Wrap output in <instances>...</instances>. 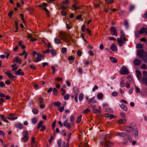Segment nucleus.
Instances as JSON below:
<instances>
[{"instance_id":"7ed1b4c3","label":"nucleus","mask_w":147,"mask_h":147,"mask_svg":"<svg viewBox=\"0 0 147 147\" xmlns=\"http://www.w3.org/2000/svg\"><path fill=\"white\" fill-rule=\"evenodd\" d=\"M120 73V74L123 75L127 74H129V72L127 68L123 67L121 69Z\"/></svg>"},{"instance_id":"774afa93","label":"nucleus","mask_w":147,"mask_h":147,"mask_svg":"<svg viewBox=\"0 0 147 147\" xmlns=\"http://www.w3.org/2000/svg\"><path fill=\"white\" fill-rule=\"evenodd\" d=\"M143 75L144 76L147 77V71H143Z\"/></svg>"},{"instance_id":"423d86ee","label":"nucleus","mask_w":147,"mask_h":147,"mask_svg":"<svg viewBox=\"0 0 147 147\" xmlns=\"http://www.w3.org/2000/svg\"><path fill=\"white\" fill-rule=\"evenodd\" d=\"M68 119H67L65 120L63 123V124L64 126L66 127L68 129H70L71 128V124L69 123H68Z\"/></svg>"},{"instance_id":"e2e57ef3","label":"nucleus","mask_w":147,"mask_h":147,"mask_svg":"<svg viewBox=\"0 0 147 147\" xmlns=\"http://www.w3.org/2000/svg\"><path fill=\"white\" fill-rule=\"evenodd\" d=\"M70 2L69 1V0H65V1H63V3L64 4H67L69 3Z\"/></svg>"},{"instance_id":"f3484780","label":"nucleus","mask_w":147,"mask_h":147,"mask_svg":"<svg viewBox=\"0 0 147 147\" xmlns=\"http://www.w3.org/2000/svg\"><path fill=\"white\" fill-rule=\"evenodd\" d=\"M119 106L120 107L125 111H126L127 110V108L126 105L122 104L120 105Z\"/></svg>"},{"instance_id":"052dcab7","label":"nucleus","mask_w":147,"mask_h":147,"mask_svg":"<svg viewBox=\"0 0 147 147\" xmlns=\"http://www.w3.org/2000/svg\"><path fill=\"white\" fill-rule=\"evenodd\" d=\"M71 136V133H69L68 134L67 140V142H68L70 139Z\"/></svg>"},{"instance_id":"69168bd1","label":"nucleus","mask_w":147,"mask_h":147,"mask_svg":"<svg viewBox=\"0 0 147 147\" xmlns=\"http://www.w3.org/2000/svg\"><path fill=\"white\" fill-rule=\"evenodd\" d=\"M108 39L109 40H116V38L113 37L109 36L108 37Z\"/></svg>"},{"instance_id":"39448f33","label":"nucleus","mask_w":147,"mask_h":147,"mask_svg":"<svg viewBox=\"0 0 147 147\" xmlns=\"http://www.w3.org/2000/svg\"><path fill=\"white\" fill-rule=\"evenodd\" d=\"M144 51L142 49L138 50L137 51V54L140 57H142L144 55Z\"/></svg>"},{"instance_id":"2eb2a0df","label":"nucleus","mask_w":147,"mask_h":147,"mask_svg":"<svg viewBox=\"0 0 147 147\" xmlns=\"http://www.w3.org/2000/svg\"><path fill=\"white\" fill-rule=\"evenodd\" d=\"M21 71L22 69H19L16 72L15 74L17 75H23L24 74V73L23 72H22Z\"/></svg>"},{"instance_id":"9d476101","label":"nucleus","mask_w":147,"mask_h":147,"mask_svg":"<svg viewBox=\"0 0 147 147\" xmlns=\"http://www.w3.org/2000/svg\"><path fill=\"white\" fill-rule=\"evenodd\" d=\"M136 76L138 80L141 79V73L138 70L136 71Z\"/></svg>"},{"instance_id":"c85d7f7f","label":"nucleus","mask_w":147,"mask_h":147,"mask_svg":"<svg viewBox=\"0 0 147 147\" xmlns=\"http://www.w3.org/2000/svg\"><path fill=\"white\" fill-rule=\"evenodd\" d=\"M105 117H110L111 118H113L114 116L111 114L106 113L105 114Z\"/></svg>"},{"instance_id":"f03ea898","label":"nucleus","mask_w":147,"mask_h":147,"mask_svg":"<svg viewBox=\"0 0 147 147\" xmlns=\"http://www.w3.org/2000/svg\"><path fill=\"white\" fill-rule=\"evenodd\" d=\"M132 124L130 125L129 126H126L125 127V130L127 132H130L133 131L134 128L132 125Z\"/></svg>"},{"instance_id":"cd10ccee","label":"nucleus","mask_w":147,"mask_h":147,"mask_svg":"<svg viewBox=\"0 0 147 147\" xmlns=\"http://www.w3.org/2000/svg\"><path fill=\"white\" fill-rule=\"evenodd\" d=\"M126 120L125 119H122L119 120L118 123L119 124H122L125 123Z\"/></svg>"},{"instance_id":"6e6d98bb","label":"nucleus","mask_w":147,"mask_h":147,"mask_svg":"<svg viewBox=\"0 0 147 147\" xmlns=\"http://www.w3.org/2000/svg\"><path fill=\"white\" fill-rule=\"evenodd\" d=\"M67 51V49L66 48H63L61 50V52L63 53H65Z\"/></svg>"},{"instance_id":"6e6552de","label":"nucleus","mask_w":147,"mask_h":147,"mask_svg":"<svg viewBox=\"0 0 147 147\" xmlns=\"http://www.w3.org/2000/svg\"><path fill=\"white\" fill-rule=\"evenodd\" d=\"M138 33H139L140 34H142L144 33L146 34L147 33V28L145 29L144 27H142L140 31H138Z\"/></svg>"},{"instance_id":"3c124183","label":"nucleus","mask_w":147,"mask_h":147,"mask_svg":"<svg viewBox=\"0 0 147 147\" xmlns=\"http://www.w3.org/2000/svg\"><path fill=\"white\" fill-rule=\"evenodd\" d=\"M117 92L116 91H114L112 93V95L113 96H117Z\"/></svg>"},{"instance_id":"79ce46f5","label":"nucleus","mask_w":147,"mask_h":147,"mask_svg":"<svg viewBox=\"0 0 147 147\" xmlns=\"http://www.w3.org/2000/svg\"><path fill=\"white\" fill-rule=\"evenodd\" d=\"M51 54L53 55H55L56 54L55 50L53 49H52L51 50Z\"/></svg>"},{"instance_id":"b1692460","label":"nucleus","mask_w":147,"mask_h":147,"mask_svg":"<svg viewBox=\"0 0 147 147\" xmlns=\"http://www.w3.org/2000/svg\"><path fill=\"white\" fill-rule=\"evenodd\" d=\"M110 59L111 61L113 63H116L117 62V60L115 58L110 57Z\"/></svg>"},{"instance_id":"0e129e2a","label":"nucleus","mask_w":147,"mask_h":147,"mask_svg":"<svg viewBox=\"0 0 147 147\" xmlns=\"http://www.w3.org/2000/svg\"><path fill=\"white\" fill-rule=\"evenodd\" d=\"M121 86L122 87H123L124 86V82L123 80H121L120 83Z\"/></svg>"},{"instance_id":"a19ab883","label":"nucleus","mask_w":147,"mask_h":147,"mask_svg":"<svg viewBox=\"0 0 147 147\" xmlns=\"http://www.w3.org/2000/svg\"><path fill=\"white\" fill-rule=\"evenodd\" d=\"M55 105L57 107H59L61 105V103L59 102H56L54 103Z\"/></svg>"},{"instance_id":"8fccbe9b","label":"nucleus","mask_w":147,"mask_h":147,"mask_svg":"<svg viewBox=\"0 0 147 147\" xmlns=\"http://www.w3.org/2000/svg\"><path fill=\"white\" fill-rule=\"evenodd\" d=\"M103 96V95L102 94L99 93L97 95V97L99 99H101Z\"/></svg>"},{"instance_id":"603ef678","label":"nucleus","mask_w":147,"mask_h":147,"mask_svg":"<svg viewBox=\"0 0 147 147\" xmlns=\"http://www.w3.org/2000/svg\"><path fill=\"white\" fill-rule=\"evenodd\" d=\"M135 88L136 89V93H138V92H140V90L138 87H137L136 86H135Z\"/></svg>"},{"instance_id":"1a4fd4ad","label":"nucleus","mask_w":147,"mask_h":147,"mask_svg":"<svg viewBox=\"0 0 147 147\" xmlns=\"http://www.w3.org/2000/svg\"><path fill=\"white\" fill-rule=\"evenodd\" d=\"M105 144L107 147H110L113 145V143L111 142L107 139L105 140Z\"/></svg>"},{"instance_id":"72a5a7b5","label":"nucleus","mask_w":147,"mask_h":147,"mask_svg":"<svg viewBox=\"0 0 147 147\" xmlns=\"http://www.w3.org/2000/svg\"><path fill=\"white\" fill-rule=\"evenodd\" d=\"M141 68L143 69H147L146 65L145 64H142L141 67Z\"/></svg>"},{"instance_id":"a878e982","label":"nucleus","mask_w":147,"mask_h":147,"mask_svg":"<svg viewBox=\"0 0 147 147\" xmlns=\"http://www.w3.org/2000/svg\"><path fill=\"white\" fill-rule=\"evenodd\" d=\"M84 96V94L82 93H81L80 94L79 98V99L80 101H81L82 100Z\"/></svg>"},{"instance_id":"4468645a","label":"nucleus","mask_w":147,"mask_h":147,"mask_svg":"<svg viewBox=\"0 0 147 147\" xmlns=\"http://www.w3.org/2000/svg\"><path fill=\"white\" fill-rule=\"evenodd\" d=\"M110 49L113 51H117V46L114 44H113L111 45Z\"/></svg>"},{"instance_id":"0eeeda50","label":"nucleus","mask_w":147,"mask_h":147,"mask_svg":"<svg viewBox=\"0 0 147 147\" xmlns=\"http://www.w3.org/2000/svg\"><path fill=\"white\" fill-rule=\"evenodd\" d=\"M141 61L137 59H135L133 61V63L136 66H139L141 64Z\"/></svg>"},{"instance_id":"2f4dec72","label":"nucleus","mask_w":147,"mask_h":147,"mask_svg":"<svg viewBox=\"0 0 147 147\" xmlns=\"http://www.w3.org/2000/svg\"><path fill=\"white\" fill-rule=\"evenodd\" d=\"M120 38H125V37L124 33V32L122 30H121V35Z\"/></svg>"},{"instance_id":"4d7b16f0","label":"nucleus","mask_w":147,"mask_h":147,"mask_svg":"<svg viewBox=\"0 0 147 147\" xmlns=\"http://www.w3.org/2000/svg\"><path fill=\"white\" fill-rule=\"evenodd\" d=\"M64 106H63L59 107V109H58V110L60 112H62L64 110Z\"/></svg>"},{"instance_id":"09e8293b","label":"nucleus","mask_w":147,"mask_h":147,"mask_svg":"<svg viewBox=\"0 0 147 147\" xmlns=\"http://www.w3.org/2000/svg\"><path fill=\"white\" fill-rule=\"evenodd\" d=\"M70 119L72 123H73V121H74L75 120V118H74L73 115H71L70 116Z\"/></svg>"},{"instance_id":"473e14b6","label":"nucleus","mask_w":147,"mask_h":147,"mask_svg":"<svg viewBox=\"0 0 147 147\" xmlns=\"http://www.w3.org/2000/svg\"><path fill=\"white\" fill-rule=\"evenodd\" d=\"M57 144L58 145V147H61V140L59 139L57 142Z\"/></svg>"},{"instance_id":"f257e3e1","label":"nucleus","mask_w":147,"mask_h":147,"mask_svg":"<svg viewBox=\"0 0 147 147\" xmlns=\"http://www.w3.org/2000/svg\"><path fill=\"white\" fill-rule=\"evenodd\" d=\"M125 40V38H117V42H118V45L119 47H121L124 44Z\"/></svg>"},{"instance_id":"393cba45","label":"nucleus","mask_w":147,"mask_h":147,"mask_svg":"<svg viewBox=\"0 0 147 147\" xmlns=\"http://www.w3.org/2000/svg\"><path fill=\"white\" fill-rule=\"evenodd\" d=\"M31 121L33 124H35L37 122L38 120L36 117H33L32 118Z\"/></svg>"},{"instance_id":"20e7f679","label":"nucleus","mask_w":147,"mask_h":147,"mask_svg":"<svg viewBox=\"0 0 147 147\" xmlns=\"http://www.w3.org/2000/svg\"><path fill=\"white\" fill-rule=\"evenodd\" d=\"M110 30L111 32L112 35L117 36V30L116 28L113 26H111L110 29Z\"/></svg>"},{"instance_id":"58836bf2","label":"nucleus","mask_w":147,"mask_h":147,"mask_svg":"<svg viewBox=\"0 0 147 147\" xmlns=\"http://www.w3.org/2000/svg\"><path fill=\"white\" fill-rule=\"evenodd\" d=\"M56 123V120H55L53 122L52 124V128L53 129H54L55 128Z\"/></svg>"},{"instance_id":"864d4df0","label":"nucleus","mask_w":147,"mask_h":147,"mask_svg":"<svg viewBox=\"0 0 147 147\" xmlns=\"http://www.w3.org/2000/svg\"><path fill=\"white\" fill-rule=\"evenodd\" d=\"M43 9L45 10V11L47 15L49 16V11L48 9L46 8H44Z\"/></svg>"},{"instance_id":"aec40b11","label":"nucleus","mask_w":147,"mask_h":147,"mask_svg":"<svg viewBox=\"0 0 147 147\" xmlns=\"http://www.w3.org/2000/svg\"><path fill=\"white\" fill-rule=\"evenodd\" d=\"M142 80L143 83L147 86V77L145 76H143L142 77Z\"/></svg>"},{"instance_id":"6ab92c4d","label":"nucleus","mask_w":147,"mask_h":147,"mask_svg":"<svg viewBox=\"0 0 147 147\" xmlns=\"http://www.w3.org/2000/svg\"><path fill=\"white\" fill-rule=\"evenodd\" d=\"M5 74L9 78L13 79L15 78V77L13 76L12 74L10 73L9 72H6Z\"/></svg>"},{"instance_id":"de8ad7c7","label":"nucleus","mask_w":147,"mask_h":147,"mask_svg":"<svg viewBox=\"0 0 147 147\" xmlns=\"http://www.w3.org/2000/svg\"><path fill=\"white\" fill-rule=\"evenodd\" d=\"M136 46L137 48H143L142 46L140 44H137Z\"/></svg>"},{"instance_id":"bb28decb","label":"nucleus","mask_w":147,"mask_h":147,"mask_svg":"<svg viewBox=\"0 0 147 147\" xmlns=\"http://www.w3.org/2000/svg\"><path fill=\"white\" fill-rule=\"evenodd\" d=\"M41 60V59L39 56L38 54L37 57L35 59L34 61L35 62H37L38 61H40Z\"/></svg>"},{"instance_id":"338daca9","label":"nucleus","mask_w":147,"mask_h":147,"mask_svg":"<svg viewBox=\"0 0 147 147\" xmlns=\"http://www.w3.org/2000/svg\"><path fill=\"white\" fill-rule=\"evenodd\" d=\"M78 70L79 73L81 74L82 73V71L81 68H78Z\"/></svg>"},{"instance_id":"f8f14e48","label":"nucleus","mask_w":147,"mask_h":147,"mask_svg":"<svg viewBox=\"0 0 147 147\" xmlns=\"http://www.w3.org/2000/svg\"><path fill=\"white\" fill-rule=\"evenodd\" d=\"M117 135L120 138L124 137L125 136L126 134L125 132H124L120 133L119 132L117 134Z\"/></svg>"},{"instance_id":"5fc2aeb1","label":"nucleus","mask_w":147,"mask_h":147,"mask_svg":"<svg viewBox=\"0 0 147 147\" xmlns=\"http://www.w3.org/2000/svg\"><path fill=\"white\" fill-rule=\"evenodd\" d=\"M61 134L64 136H66V133H65L64 130H62L60 132Z\"/></svg>"},{"instance_id":"412c9836","label":"nucleus","mask_w":147,"mask_h":147,"mask_svg":"<svg viewBox=\"0 0 147 147\" xmlns=\"http://www.w3.org/2000/svg\"><path fill=\"white\" fill-rule=\"evenodd\" d=\"M135 139H137L138 138V132L137 130H135L134 133L133 134Z\"/></svg>"},{"instance_id":"a18cd8bd","label":"nucleus","mask_w":147,"mask_h":147,"mask_svg":"<svg viewBox=\"0 0 147 147\" xmlns=\"http://www.w3.org/2000/svg\"><path fill=\"white\" fill-rule=\"evenodd\" d=\"M135 8V6L133 5H130V7L129 9V11H132Z\"/></svg>"},{"instance_id":"680f3d73","label":"nucleus","mask_w":147,"mask_h":147,"mask_svg":"<svg viewBox=\"0 0 147 147\" xmlns=\"http://www.w3.org/2000/svg\"><path fill=\"white\" fill-rule=\"evenodd\" d=\"M124 25L126 27V28H127L128 27L129 25L128 24V22L127 21L125 20V21Z\"/></svg>"},{"instance_id":"dca6fc26","label":"nucleus","mask_w":147,"mask_h":147,"mask_svg":"<svg viewBox=\"0 0 147 147\" xmlns=\"http://www.w3.org/2000/svg\"><path fill=\"white\" fill-rule=\"evenodd\" d=\"M16 127L20 129H21L23 128V125L22 124L20 123H17L15 125Z\"/></svg>"},{"instance_id":"9b49d317","label":"nucleus","mask_w":147,"mask_h":147,"mask_svg":"<svg viewBox=\"0 0 147 147\" xmlns=\"http://www.w3.org/2000/svg\"><path fill=\"white\" fill-rule=\"evenodd\" d=\"M29 139V137L28 136H24L21 139V140L23 142H27Z\"/></svg>"},{"instance_id":"ddd939ff","label":"nucleus","mask_w":147,"mask_h":147,"mask_svg":"<svg viewBox=\"0 0 147 147\" xmlns=\"http://www.w3.org/2000/svg\"><path fill=\"white\" fill-rule=\"evenodd\" d=\"M87 102L88 103H96V100L95 99L94 97V96L93 97L90 98L89 100H87Z\"/></svg>"},{"instance_id":"f704fd0d","label":"nucleus","mask_w":147,"mask_h":147,"mask_svg":"<svg viewBox=\"0 0 147 147\" xmlns=\"http://www.w3.org/2000/svg\"><path fill=\"white\" fill-rule=\"evenodd\" d=\"M69 95L68 94H67L64 95L63 98L65 100H67L69 99Z\"/></svg>"},{"instance_id":"a211bd4d","label":"nucleus","mask_w":147,"mask_h":147,"mask_svg":"<svg viewBox=\"0 0 147 147\" xmlns=\"http://www.w3.org/2000/svg\"><path fill=\"white\" fill-rule=\"evenodd\" d=\"M14 62H16L17 63H20L22 62V60L21 59H19L18 57H15L13 59Z\"/></svg>"},{"instance_id":"ea45409f","label":"nucleus","mask_w":147,"mask_h":147,"mask_svg":"<svg viewBox=\"0 0 147 147\" xmlns=\"http://www.w3.org/2000/svg\"><path fill=\"white\" fill-rule=\"evenodd\" d=\"M90 111V109L88 108H87L86 109L84 110L83 113L84 114L86 113H87L89 112Z\"/></svg>"},{"instance_id":"13d9d810","label":"nucleus","mask_w":147,"mask_h":147,"mask_svg":"<svg viewBox=\"0 0 147 147\" xmlns=\"http://www.w3.org/2000/svg\"><path fill=\"white\" fill-rule=\"evenodd\" d=\"M28 134V132L26 130L24 131L23 132V136H28L27 135Z\"/></svg>"},{"instance_id":"49530a36","label":"nucleus","mask_w":147,"mask_h":147,"mask_svg":"<svg viewBox=\"0 0 147 147\" xmlns=\"http://www.w3.org/2000/svg\"><path fill=\"white\" fill-rule=\"evenodd\" d=\"M61 94L62 96H63L65 94V90H64L63 88H61Z\"/></svg>"},{"instance_id":"c756f323","label":"nucleus","mask_w":147,"mask_h":147,"mask_svg":"<svg viewBox=\"0 0 147 147\" xmlns=\"http://www.w3.org/2000/svg\"><path fill=\"white\" fill-rule=\"evenodd\" d=\"M36 142L35 141V138L34 137L32 138V142L31 143V146H33L34 144H36Z\"/></svg>"},{"instance_id":"37998d69","label":"nucleus","mask_w":147,"mask_h":147,"mask_svg":"<svg viewBox=\"0 0 147 147\" xmlns=\"http://www.w3.org/2000/svg\"><path fill=\"white\" fill-rule=\"evenodd\" d=\"M57 89L56 88H53V94H54L55 95H57Z\"/></svg>"},{"instance_id":"bf43d9fd","label":"nucleus","mask_w":147,"mask_h":147,"mask_svg":"<svg viewBox=\"0 0 147 147\" xmlns=\"http://www.w3.org/2000/svg\"><path fill=\"white\" fill-rule=\"evenodd\" d=\"M127 138L129 140V142L130 143H131L132 142H133V141H132V140L131 137V136H130L128 135H127Z\"/></svg>"},{"instance_id":"4be33fe9","label":"nucleus","mask_w":147,"mask_h":147,"mask_svg":"<svg viewBox=\"0 0 147 147\" xmlns=\"http://www.w3.org/2000/svg\"><path fill=\"white\" fill-rule=\"evenodd\" d=\"M73 91L74 93L76 95H78L79 93L78 89L76 87H74L73 88Z\"/></svg>"},{"instance_id":"4c0bfd02","label":"nucleus","mask_w":147,"mask_h":147,"mask_svg":"<svg viewBox=\"0 0 147 147\" xmlns=\"http://www.w3.org/2000/svg\"><path fill=\"white\" fill-rule=\"evenodd\" d=\"M82 118V116L81 115H80L77 118L76 120V123H79L81 120Z\"/></svg>"},{"instance_id":"7c9ffc66","label":"nucleus","mask_w":147,"mask_h":147,"mask_svg":"<svg viewBox=\"0 0 147 147\" xmlns=\"http://www.w3.org/2000/svg\"><path fill=\"white\" fill-rule=\"evenodd\" d=\"M142 58L144 62L147 63V56L146 55H144L142 57Z\"/></svg>"},{"instance_id":"c03bdc74","label":"nucleus","mask_w":147,"mask_h":147,"mask_svg":"<svg viewBox=\"0 0 147 147\" xmlns=\"http://www.w3.org/2000/svg\"><path fill=\"white\" fill-rule=\"evenodd\" d=\"M113 0H105V2L107 4H111L113 3Z\"/></svg>"},{"instance_id":"c9c22d12","label":"nucleus","mask_w":147,"mask_h":147,"mask_svg":"<svg viewBox=\"0 0 147 147\" xmlns=\"http://www.w3.org/2000/svg\"><path fill=\"white\" fill-rule=\"evenodd\" d=\"M93 112L95 113H100V111L96 109H94L93 110Z\"/></svg>"},{"instance_id":"5701e85b","label":"nucleus","mask_w":147,"mask_h":147,"mask_svg":"<svg viewBox=\"0 0 147 147\" xmlns=\"http://www.w3.org/2000/svg\"><path fill=\"white\" fill-rule=\"evenodd\" d=\"M55 42L57 44H59L61 43V40L57 38H55L54 39Z\"/></svg>"},{"instance_id":"e433bc0d","label":"nucleus","mask_w":147,"mask_h":147,"mask_svg":"<svg viewBox=\"0 0 147 147\" xmlns=\"http://www.w3.org/2000/svg\"><path fill=\"white\" fill-rule=\"evenodd\" d=\"M32 111L34 114H36L38 113V111L36 109L34 108L32 110Z\"/></svg>"}]
</instances>
